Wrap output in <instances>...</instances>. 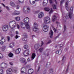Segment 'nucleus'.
Returning a JSON list of instances; mask_svg holds the SVG:
<instances>
[{
    "mask_svg": "<svg viewBox=\"0 0 74 74\" xmlns=\"http://www.w3.org/2000/svg\"><path fill=\"white\" fill-rule=\"evenodd\" d=\"M44 44V42L42 41L41 42V47H42V45H43Z\"/></svg>",
    "mask_w": 74,
    "mask_h": 74,
    "instance_id": "bf43d9fd",
    "label": "nucleus"
},
{
    "mask_svg": "<svg viewBox=\"0 0 74 74\" xmlns=\"http://www.w3.org/2000/svg\"><path fill=\"white\" fill-rule=\"evenodd\" d=\"M53 11L52 10V9L51 8V10L49 12V14H51L52 12H53Z\"/></svg>",
    "mask_w": 74,
    "mask_h": 74,
    "instance_id": "3c124183",
    "label": "nucleus"
},
{
    "mask_svg": "<svg viewBox=\"0 0 74 74\" xmlns=\"http://www.w3.org/2000/svg\"><path fill=\"white\" fill-rule=\"evenodd\" d=\"M43 49H44V48H41L39 49V52H40L41 53V52H42V51H43Z\"/></svg>",
    "mask_w": 74,
    "mask_h": 74,
    "instance_id": "473e14b6",
    "label": "nucleus"
},
{
    "mask_svg": "<svg viewBox=\"0 0 74 74\" xmlns=\"http://www.w3.org/2000/svg\"><path fill=\"white\" fill-rule=\"evenodd\" d=\"M64 1V0H62L61 1L60 3V5H62V3H63Z\"/></svg>",
    "mask_w": 74,
    "mask_h": 74,
    "instance_id": "09e8293b",
    "label": "nucleus"
},
{
    "mask_svg": "<svg viewBox=\"0 0 74 74\" xmlns=\"http://www.w3.org/2000/svg\"><path fill=\"white\" fill-rule=\"evenodd\" d=\"M66 30V25L64 26V31H65Z\"/></svg>",
    "mask_w": 74,
    "mask_h": 74,
    "instance_id": "052dcab7",
    "label": "nucleus"
},
{
    "mask_svg": "<svg viewBox=\"0 0 74 74\" xmlns=\"http://www.w3.org/2000/svg\"><path fill=\"white\" fill-rule=\"evenodd\" d=\"M44 21L45 23H49L50 22V19L49 17H47L44 18Z\"/></svg>",
    "mask_w": 74,
    "mask_h": 74,
    "instance_id": "423d86ee",
    "label": "nucleus"
},
{
    "mask_svg": "<svg viewBox=\"0 0 74 74\" xmlns=\"http://www.w3.org/2000/svg\"><path fill=\"white\" fill-rule=\"evenodd\" d=\"M10 36L11 37H13V36H14V35L12 34H10Z\"/></svg>",
    "mask_w": 74,
    "mask_h": 74,
    "instance_id": "0e129e2a",
    "label": "nucleus"
},
{
    "mask_svg": "<svg viewBox=\"0 0 74 74\" xmlns=\"http://www.w3.org/2000/svg\"><path fill=\"white\" fill-rule=\"evenodd\" d=\"M7 38H8V41H10V37L9 36H8L7 37Z\"/></svg>",
    "mask_w": 74,
    "mask_h": 74,
    "instance_id": "c03bdc74",
    "label": "nucleus"
},
{
    "mask_svg": "<svg viewBox=\"0 0 74 74\" xmlns=\"http://www.w3.org/2000/svg\"><path fill=\"white\" fill-rule=\"evenodd\" d=\"M8 29V27L7 25H3L2 27V30L3 32H6Z\"/></svg>",
    "mask_w": 74,
    "mask_h": 74,
    "instance_id": "9d476101",
    "label": "nucleus"
},
{
    "mask_svg": "<svg viewBox=\"0 0 74 74\" xmlns=\"http://www.w3.org/2000/svg\"><path fill=\"white\" fill-rule=\"evenodd\" d=\"M21 51V49L20 48H18L16 49L15 51V53L16 54H19L20 52Z\"/></svg>",
    "mask_w": 74,
    "mask_h": 74,
    "instance_id": "dca6fc26",
    "label": "nucleus"
},
{
    "mask_svg": "<svg viewBox=\"0 0 74 74\" xmlns=\"http://www.w3.org/2000/svg\"><path fill=\"white\" fill-rule=\"evenodd\" d=\"M13 15H18L19 14V12L18 11H15L13 13H12Z\"/></svg>",
    "mask_w": 74,
    "mask_h": 74,
    "instance_id": "f3484780",
    "label": "nucleus"
},
{
    "mask_svg": "<svg viewBox=\"0 0 74 74\" xmlns=\"http://www.w3.org/2000/svg\"><path fill=\"white\" fill-rule=\"evenodd\" d=\"M16 34H18V32L16 31Z\"/></svg>",
    "mask_w": 74,
    "mask_h": 74,
    "instance_id": "774afa93",
    "label": "nucleus"
},
{
    "mask_svg": "<svg viewBox=\"0 0 74 74\" xmlns=\"http://www.w3.org/2000/svg\"><path fill=\"white\" fill-rule=\"evenodd\" d=\"M27 14H29L30 12V8L28 7L27 8Z\"/></svg>",
    "mask_w": 74,
    "mask_h": 74,
    "instance_id": "a878e982",
    "label": "nucleus"
},
{
    "mask_svg": "<svg viewBox=\"0 0 74 74\" xmlns=\"http://www.w3.org/2000/svg\"><path fill=\"white\" fill-rule=\"evenodd\" d=\"M2 58H3V56L1 53H0V59H2Z\"/></svg>",
    "mask_w": 74,
    "mask_h": 74,
    "instance_id": "79ce46f5",
    "label": "nucleus"
},
{
    "mask_svg": "<svg viewBox=\"0 0 74 74\" xmlns=\"http://www.w3.org/2000/svg\"><path fill=\"white\" fill-rule=\"evenodd\" d=\"M2 5L4 7H5V8H6L8 10H10L9 8H8V6H5V5L4 4L2 3Z\"/></svg>",
    "mask_w": 74,
    "mask_h": 74,
    "instance_id": "cd10ccee",
    "label": "nucleus"
},
{
    "mask_svg": "<svg viewBox=\"0 0 74 74\" xmlns=\"http://www.w3.org/2000/svg\"><path fill=\"white\" fill-rule=\"evenodd\" d=\"M9 64H10V65L12 66L13 64H12V62H9Z\"/></svg>",
    "mask_w": 74,
    "mask_h": 74,
    "instance_id": "69168bd1",
    "label": "nucleus"
},
{
    "mask_svg": "<svg viewBox=\"0 0 74 74\" xmlns=\"http://www.w3.org/2000/svg\"><path fill=\"white\" fill-rule=\"evenodd\" d=\"M23 21L27 29L29 30L30 29V26H29L28 24L29 18L28 17L25 18L24 19Z\"/></svg>",
    "mask_w": 74,
    "mask_h": 74,
    "instance_id": "f03ea898",
    "label": "nucleus"
},
{
    "mask_svg": "<svg viewBox=\"0 0 74 74\" xmlns=\"http://www.w3.org/2000/svg\"><path fill=\"white\" fill-rule=\"evenodd\" d=\"M16 22L14 20L11 21L9 23V27H10L11 29H14L15 28L16 26Z\"/></svg>",
    "mask_w": 74,
    "mask_h": 74,
    "instance_id": "f257e3e1",
    "label": "nucleus"
},
{
    "mask_svg": "<svg viewBox=\"0 0 74 74\" xmlns=\"http://www.w3.org/2000/svg\"><path fill=\"white\" fill-rule=\"evenodd\" d=\"M23 36L24 37V38H22V40L23 41H27V36L26 33H24Z\"/></svg>",
    "mask_w": 74,
    "mask_h": 74,
    "instance_id": "0eeeda50",
    "label": "nucleus"
},
{
    "mask_svg": "<svg viewBox=\"0 0 74 74\" xmlns=\"http://www.w3.org/2000/svg\"><path fill=\"white\" fill-rule=\"evenodd\" d=\"M40 44H36L34 46V48L35 50H37L38 48H40Z\"/></svg>",
    "mask_w": 74,
    "mask_h": 74,
    "instance_id": "f8f14e48",
    "label": "nucleus"
},
{
    "mask_svg": "<svg viewBox=\"0 0 74 74\" xmlns=\"http://www.w3.org/2000/svg\"><path fill=\"white\" fill-rule=\"evenodd\" d=\"M33 73V70L32 69H29L28 70V74H32Z\"/></svg>",
    "mask_w": 74,
    "mask_h": 74,
    "instance_id": "412c9836",
    "label": "nucleus"
},
{
    "mask_svg": "<svg viewBox=\"0 0 74 74\" xmlns=\"http://www.w3.org/2000/svg\"><path fill=\"white\" fill-rule=\"evenodd\" d=\"M69 3V2H68V1H67V2H66L65 4H66V9L67 10V11H68V10H69V8H67V5H68V3Z\"/></svg>",
    "mask_w": 74,
    "mask_h": 74,
    "instance_id": "7c9ffc66",
    "label": "nucleus"
},
{
    "mask_svg": "<svg viewBox=\"0 0 74 74\" xmlns=\"http://www.w3.org/2000/svg\"><path fill=\"white\" fill-rule=\"evenodd\" d=\"M63 44H60V47H63Z\"/></svg>",
    "mask_w": 74,
    "mask_h": 74,
    "instance_id": "e2e57ef3",
    "label": "nucleus"
},
{
    "mask_svg": "<svg viewBox=\"0 0 74 74\" xmlns=\"http://www.w3.org/2000/svg\"><path fill=\"white\" fill-rule=\"evenodd\" d=\"M53 32L52 30H51L49 33V35L50 36V38H51L53 37Z\"/></svg>",
    "mask_w": 74,
    "mask_h": 74,
    "instance_id": "4468645a",
    "label": "nucleus"
},
{
    "mask_svg": "<svg viewBox=\"0 0 74 74\" xmlns=\"http://www.w3.org/2000/svg\"><path fill=\"white\" fill-rule=\"evenodd\" d=\"M50 63L49 62H48V63L47 64V65H50Z\"/></svg>",
    "mask_w": 74,
    "mask_h": 74,
    "instance_id": "338daca9",
    "label": "nucleus"
},
{
    "mask_svg": "<svg viewBox=\"0 0 74 74\" xmlns=\"http://www.w3.org/2000/svg\"><path fill=\"white\" fill-rule=\"evenodd\" d=\"M45 10L46 11H49V9L48 8H44Z\"/></svg>",
    "mask_w": 74,
    "mask_h": 74,
    "instance_id": "f704fd0d",
    "label": "nucleus"
},
{
    "mask_svg": "<svg viewBox=\"0 0 74 74\" xmlns=\"http://www.w3.org/2000/svg\"><path fill=\"white\" fill-rule=\"evenodd\" d=\"M21 73H25L26 71V68L24 67L22 68L21 70Z\"/></svg>",
    "mask_w": 74,
    "mask_h": 74,
    "instance_id": "2eb2a0df",
    "label": "nucleus"
},
{
    "mask_svg": "<svg viewBox=\"0 0 74 74\" xmlns=\"http://www.w3.org/2000/svg\"><path fill=\"white\" fill-rule=\"evenodd\" d=\"M3 43H4V42H2L1 40H0V44L2 45H3Z\"/></svg>",
    "mask_w": 74,
    "mask_h": 74,
    "instance_id": "8fccbe9b",
    "label": "nucleus"
},
{
    "mask_svg": "<svg viewBox=\"0 0 74 74\" xmlns=\"http://www.w3.org/2000/svg\"><path fill=\"white\" fill-rule=\"evenodd\" d=\"M52 42V41L51 40H49L48 41V42L46 44H50Z\"/></svg>",
    "mask_w": 74,
    "mask_h": 74,
    "instance_id": "de8ad7c7",
    "label": "nucleus"
},
{
    "mask_svg": "<svg viewBox=\"0 0 74 74\" xmlns=\"http://www.w3.org/2000/svg\"><path fill=\"white\" fill-rule=\"evenodd\" d=\"M15 19L16 21H19L20 20V17H16Z\"/></svg>",
    "mask_w": 74,
    "mask_h": 74,
    "instance_id": "c756f323",
    "label": "nucleus"
},
{
    "mask_svg": "<svg viewBox=\"0 0 74 74\" xmlns=\"http://www.w3.org/2000/svg\"><path fill=\"white\" fill-rule=\"evenodd\" d=\"M29 54V50L27 49L23 53V55L24 56H27Z\"/></svg>",
    "mask_w": 74,
    "mask_h": 74,
    "instance_id": "9b49d317",
    "label": "nucleus"
},
{
    "mask_svg": "<svg viewBox=\"0 0 74 74\" xmlns=\"http://www.w3.org/2000/svg\"><path fill=\"white\" fill-rule=\"evenodd\" d=\"M62 60L64 62L65 61V60H66V58H65V57H63L62 58Z\"/></svg>",
    "mask_w": 74,
    "mask_h": 74,
    "instance_id": "49530a36",
    "label": "nucleus"
},
{
    "mask_svg": "<svg viewBox=\"0 0 74 74\" xmlns=\"http://www.w3.org/2000/svg\"><path fill=\"white\" fill-rule=\"evenodd\" d=\"M1 40L3 42H5V38L3 37H1Z\"/></svg>",
    "mask_w": 74,
    "mask_h": 74,
    "instance_id": "c85d7f7f",
    "label": "nucleus"
},
{
    "mask_svg": "<svg viewBox=\"0 0 74 74\" xmlns=\"http://www.w3.org/2000/svg\"><path fill=\"white\" fill-rule=\"evenodd\" d=\"M56 18L57 17L56 16H53V17L52 19V21H53V22H54V21H55Z\"/></svg>",
    "mask_w": 74,
    "mask_h": 74,
    "instance_id": "b1692460",
    "label": "nucleus"
},
{
    "mask_svg": "<svg viewBox=\"0 0 74 74\" xmlns=\"http://www.w3.org/2000/svg\"><path fill=\"white\" fill-rule=\"evenodd\" d=\"M18 37H19V36H18V35H16V36L15 38L16 39H17Z\"/></svg>",
    "mask_w": 74,
    "mask_h": 74,
    "instance_id": "680f3d73",
    "label": "nucleus"
},
{
    "mask_svg": "<svg viewBox=\"0 0 74 74\" xmlns=\"http://www.w3.org/2000/svg\"><path fill=\"white\" fill-rule=\"evenodd\" d=\"M53 29L54 32H56V29L55 28L53 27Z\"/></svg>",
    "mask_w": 74,
    "mask_h": 74,
    "instance_id": "13d9d810",
    "label": "nucleus"
},
{
    "mask_svg": "<svg viewBox=\"0 0 74 74\" xmlns=\"http://www.w3.org/2000/svg\"><path fill=\"white\" fill-rule=\"evenodd\" d=\"M35 57L36 54L34 53H33L32 56V60H33V59L35 58Z\"/></svg>",
    "mask_w": 74,
    "mask_h": 74,
    "instance_id": "393cba45",
    "label": "nucleus"
},
{
    "mask_svg": "<svg viewBox=\"0 0 74 74\" xmlns=\"http://www.w3.org/2000/svg\"><path fill=\"white\" fill-rule=\"evenodd\" d=\"M48 3V0H44L43 1V5L44 6H45L47 4V3Z\"/></svg>",
    "mask_w": 74,
    "mask_h": 74,
    "instance_id": "4be33fe9",
    "label": "nucleus"
},
{
    "mask_svg": "<svg viewBox=\"0 0 74 74\" xmlns=\"http://www.w3.org/2000/svg\"><path fill=\"white\" fill-rule=\"evenodd\" d=\"M7 66H8V64L7 63L2 62L1 64L0 67L1 68H2V69H6L7 67Z\"/></svg>",
    "mask_w": 74,
    "mask_h": 74,
    "instance_id": "39448f33",
    "label": "nucleus"
},
{
    "mask_svg": "<svg viewBox=\"0 0 74 74\" xmlns=\"http://www.w3.org/2000/svg\"><path fill=\"white\" fill-rule=\"evenodd\" d=\"M17 71V69H13V72L14 73H16V71Z\"/></svg>",
    "mask_w": 74,
    "mask_h": 74,
    "instance_id": "a19ab883",
    "label": "nucleus"
},
{
    "mask_svg": "<svg viewBox=\"0 0 74 74\" xmlns=\"http://www.w3.org/2000/svg\"><path fill=\"white\" fill-rule=\"evenodd\" d=\"M18 1L20 3H23L24 2L23 0H18Z\"/></svg>",
    "mask_w": 74,
    "mask_h": 74,
    "instance_id": "4c0bfd02",
    "label": "nucleus"
},
{
    "mask_svg": "<svg viewBox=\"0 0 74 74\" xmlns=\"http://www.w3.org/2000/svg\"><path fill=\"white\" fill-rule=\"evenodd\" d=\"M49 27L48 25H45L44 26L43 28V30L45 32H47L48 30V28Z\"/></svg>",
    "mask_w": 74,
    "mask_h": 74,
    "instance_id": "6e6552de",
    "label": "nucleus"
},
{
    "mask_svg": "<svg viewBox=\"0 0 74 74\" xmlns=\"http://www.w3.org/2000/svg\"><path fill=\"white\" fill-rule=\"evenodd\" d=\"M12 69L11 68L8 69L6 70V74H11L12 73Z\"/></svg>",
    "mask_w": 74,
    "mask_h": 74,
    "instance_id": "1a4fd4ad",
    "label": "nucleus"
},
{
    "mask_svg": "<svg viewBox=\"0 0 74 74\" xmlns=\"http://www.w3.org/2000/svg\"><path fill=\"white\" fill-rule=\"evenodd\" d=\"M53 9H56V5H55V4L53 5Z\"/></svg>",
    "mask_w": 74,
    "mask_h": 74,
    "instance_id": "37998d69",
    "label": "nucleus"
},
{
    "mask_svg": "<svg viewBox=\"0 0 74 74\" xmlns=\"http://www.w3.org/2000/svg\"><path fill=\"white\" fill-rule=\"evenodd\" d=\"M28 47H29V46L27 45H25L24 46V48L25 49H27Z\"/></svg>",
    "mask_w": 74,
    "mask_h": 74,
    "instance_id": "2f4dec72",
    "label": "nucleus"
},
{
    "mask_svg": "<svg viewBox=\"0 0 74 74\" xmlns=\"http://www.w3.org/2000/svg\"><path fill=\"white\" fill-rule=\"evenodd\" d=\"M20 60L21 63H25L26 62V60L23 58H21Z\"/></svg>",
    "mask_w": 74,
    "mask_h": 74,
    "instance_id": "6ab92c4d",
    "label": "nucleus"
},
{
    "mask_svg": "<svg viewBox=\"0 0 74 74\" xmlns=\"http://www.w3.org/2000/svg\"><path fill=\"white\" fill-rule=\"evenodd\" d=\"M9 47L10 48H12L14 47V43H11L9 45Z\"/></svg>",
    "mask_w": 74,
    "mask_h": 74,
    "instance_id": "c9c22d12",
    "label": "nucleus"
},
{
    "mask_svg": "<svg viewBox=\"0 0 74 74\" xmlns=\"http://www.w3.org/2000/svg\"><path fill=\"white\" fill-rule=\"evenodd\" d=\"M10 5L11 6H12V7H16V5H15V3L12 2L10 3Z\"/></svg>",
    "mask_w": 74,
    "mask_h": 74,
    "instance_id": "aec40b11",
    "label": "nucleus"
},
{
    "mask_svg": "<svg viewBox=\"0 0 74 74\" xmlns=\"http://www.w3.org/2000/svg\"><path fill=\"white\" fill-rule=\"evenodd\" d=\"M6 48V47L5 46H3L1 47V50L2 51H4L5 50V48Z\"/></svg>",
    "mask_w": 74,
    "mask_h": 74,
    "instance_id": "bb28decb",
    "label": "nucleus"
},
{
    "mask_svg": "<svg viewBox=\"0 0 74 74\" xmlns=\"http://www.w3.org/2000/svg\"><path fill=\"white\" fill-rule=\"evenodd\" d=\"M16 26H17L18 29H19V28H20V27H19V25L18 24H17L16 25Z\"/></svg>",
    "mask_w": 74,
    "mask_h": 74,
    "instance_id": "5fc2aeb1",
    "label": "nucleus"
},
{
    "mask_svg": "<svg viewBox=\"0 0 74 74\" xmlns=\"http://www.w3.org/2000/svg\"><path fill=\"white\" fill-rule=\"evenodd\" d=\"M35 1H36V0H30L29 2L31 4H34L35 3Z\"/></svg>",
    "mask_w": 74,
    "mask_h": 74,
    "instance_id": "5701e85b",
    "label": "nucleus"
},
{
    "mask_svg": "<svg viewBox=\"0 0 74 74\" xmlns=\"http://www.w3.org/2000/svg\"><path fill=\"white\" fill-rule=\"evenodd\" d=\"M73 7H71L70 9V12H69V16L70 19H71L73 17Z\"/></svg>",
    "mask_w": 74,
    "mask_h": 74,
    "instance_id": "20e7f679",
    "label": "nucleus"
},
{
    "mask_svg": "<svg viewBox=\"0 0 74 74\" xmlns=\"http://www.w3.org/2000/svg\"><path fill=\"white\" fill-rule=\"evenodd\" d=\"M56 54H58V55H60V54H61V52L60 53V52H59V51H56Z\"/></svg>",
    "mask_w": 74,
    "mask_h": 74,
    "instance_id": "e433bc0d",
    "label": "nucleus"
},
{
    "mask_svg": "<svg viewBox=\"0 0 74 74\" xmlns=\"http://www.w3.org/2000/svg\"><path fill=\"white\" fill-rule=\"evenodd\" d=\"M49 71L50 73H52L53 72V69H50Z\"/></svg>",
    "mask_w": 74,
    "mask_h": 74,
    "instance_id": "603ef678",
    "label": "nucleus"
},
{
    "mask_svg": "<svg viewBox=\"0 0 74 74\" xmlns=\"http://www.w3.org/2000/svg\"><path fill=\"white\" fill-rule=\"evenodd\" d=\"M44 15V13L42 12H41L38 14V18H41Z\"/></svg>",
    "mask_w": 74,
    "mask_h": 74,
    "instance_id": "ddd939ff",
    "label": "nucleus"
},
{
    "mask_svg": "<svg viewBox=\"0 0 74 74\" xmlns=\"http://www.w3.org/2000/svg\"><path fill=\"white\" fill-rule=\"evenodd\" d=\"M8 56H9V57L11 58L13 56V54L11 53H10L8 54Z\"/></svg>",
    "mask_w": 74,
    "mask_h": 74,
    "instance_id": "72a5a7b5",
    "label": "nucleus"
},
{
    "mask_svg": "<svg viewBox=\"0 0 74 74\" xmlns=\"http://www.w3.org/2000/svg\"><path fill=\"white\" fill-rule=\"evenodd\" d=\"M49 1L50 2V3L51 4H52V3H53L52 0H49Z\"/></svg>",
    "mask_w": 74,
    "mask_h": 74,
    "instance_id": "6e6d98bb",
    "label": "nucleus"
},
{
    "mask_svg": "<svg viewBox=\"0 0 74 74\" xmlns=\"http://www.w3.org/2000/svg\"><path fill=\"white\" fill-rule=\"evenodd\" d=\"M15 7H16V9H18L19 8V5H16V6Z\"/></svg>",
    "mask_w": 74,
    "mask_h": 74,
    "instance_id": "864d4df0",
    "label": "nucleus"
},
{
    "mask_svg": "<svg viewBox=\"0 0 74 74\" xmlns=\"http://www.w3.org/2000/svg\"><path fill=\"white\" fill-rule=\"evenodd\" d=\"M63 20L64 22H66V17L65 16L64 17Z\"/></svg>",
    "mask_w": 74,
    "mask_h": 74,
    "instance_id": "ea45409f",
    "label": "nucleus"
},
{
    "mask_svg": "<svg viewBox=\"0 0 74 74\" xmlns=\"http://www.w3.org/2000/svg\"><path fill=\"white\" fill-rule=\"evenodd\" d=\"M34 28L33 29V31L34 32H36L37 33L39 32V29L37 28L38 27V24L36 23H34Z\"/></svg>",
    "mask_w": 74,
    "mask_h": 74,
    "instance_id": "7ed1b4c3",
    "label": "nucleus"
},
{
    "mask_svg": "<svg viewBox=\"0 0 74 74\" xmlns=\"http://www.w3.org/2000/svg\"><path fill=\"white\" fill-rule=\"evenodd\" d=\"M47 73V71H45L43 72V74H46Z\"/></svg>",
    "mask_w": 74,
    "mask_h": 74,
    "instance_id": "4d7b16f0",
    "label": "nucleus"
},
{
    "mask_svg": "<svg viewBox=\"0 0 74 74\" xmlns=\"http://www.w3.org/2000/svg\"><path fill=\"white\" fill-rule=\"evenodd\" d=\"M23 12H24V13H26V10H25V8H23Z\"/></svg>",
    "mask_w": 74,
    "mask_h": 74,
    "instance_id": "a18cd8bd",
    "label": "nucleus"
},
{
    "mask_svg": "<svg viewBox=\"0 0 74 74\" xmlns=\"http://www.w3.org/2000/svg\"><path fill=\"white\" fill-rule=\"evenodd\" d=\"M3 73V69H0V74H2Z\"/></svg>",
    "mask_w": 74,
    "mask_h": 74,
    "instance_id": "58836bf2",
    "label": "nucleus"
},
{
    "mask_svg": "<svg viewBox=\"0 0 74 74\" xmlns=\"http://www.w3.org/2000/svg\"><path fill=\"white\" fill-rule=\"evenodd\" d=\"M20 25L21 27H22V29H25L26 28V27H25V23H21Z\"/></svg>",
    "mask_w": 74,
    "mask_h": 74,
    "instance_id": "a211bd4d",
    "label": "nucleus"
}]
</instances>
